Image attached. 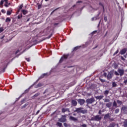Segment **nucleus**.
Wrapping results in <instances>:
<instances>
[{
    "mask_svg": "<svg viewBox=\"0 0 127 127\" xmlns=\"http://www.w3.org/2000/svg\"><path fill=\"white\" fill-rule=\"evenodd\" d=\"M124 74L125 70L122 68H118V71H115L114 72V74L116 75V76H120V77H122Z\"/></svg>",
    "mask_w": 127,
    "mask_h": 127,
    "instance_id": "1",
    "label": "nucleus"
},
{
    "mask_svg": "<svg viewBox=\"0 0 127 127\" xmlns=\"http://www.w3.org/2000/svg\"><path fill=\"white\" fill-rule=\"evenodd\" d=\"M102 120V117L100 115H96L91 118V121H95L96 122H100Z\"/></svg>",
    "mask_w": 127,
    "mask_h": 127,
    "instance_id": "2",
    "label": "nucleus"
},
{
    "mask_svg": "<svg viewBox=\"0 0 127 127\" xmlns=\"http://www.w3.org/2000/svg\"><path fill=\"white\" fill-rule=\"evenodd\" d=\"M4 2H5V4H4V6L5 7H8L9 4H10V3H8V0H1L0 1V5H2Z\"/></svg>",
    "mask_w": 127,
    "mask_h": 127,
    "instance_id": "3",
    "label": "nucleus"
},
{
    "mask_svg": "<svg viewBox=\"0 0 127 127\" xmlns=\"http://www.w3.org/2000/svg\"><path fill=\"white\" fill-rule=\"evenodd\" d=\"M45 76H47V73L42 74L39 77V78L33 83V86H34V85H36V84H37V83L38 82V81H39V80H40V79H43V78H44V77H45Z\"/></svg>",
    "mask_w": 127,
    "mask_h": 127,
    "instance_id": "4",
    "label": "nucleus"
},
{
    "mask_svg": "<svg viewBox=\"0 0 127 127\" xmlns=\"http://www.w3.org/2000/svg\"><path fill=\"white\" fill-rule=\"evenodd\" d=\"M66 115H63L62 118L59 119V122H60V123H65V122H67V119H66Z\"/></svg>",
    "mask_w": 127,
    "mask_h": 127,
    "instance_id": "5",
    "label": "nucleus"
},
{
    "mask_svg": "<svg viewBox=\"0 0 127 127\" xmlns=\"http://www.w3.org/2000/svg\"><path fill=\"white\" fill-rule=\"evenodd\" d=\"M69 57V54L67 55H64L63 57H62L61 59L60 60V63H62L64 59H67Z\"/></svg>",
    "mask_w": 127,
    "mask_h": 127,
    "instance_id": "6",
    "label": "nucleus"
},
{
    "mask_svg": "<svg viewBox=\"0 0 127 127\" xmlns=\"http://www.w3.org/2000/svg\"><path fill=\"white\" fill-rule=\"evenodd\" d=\"M94 102H95V98H94L87 99L86 100V103L87 104H92V103H94Z\"/></svg>",
    "mask_w": 127,
    "mask_h": 127,
    "instance_id": "7",
    "label": "nucleus"
},
{
    "mask_svg": "<svg viewBox=\"0 0 127 127\" xmlns=\"http://www.w3.org/2000/svg\"><path fill=\"white\" fill-rule=\"evenodd\" d=\"M127 52V48L123 49L119 53L121 55H124V54H126Z\"/></svg>",
    "mask_w": 127,
    "mask_h": 127,
    "instance_id": "8",
    "label": "nucleus"
},
{
    "mask_svg": "<svg viewBox=\"0 0 127 127\" xmlns=\"http://www.w3.org/2000/svg\"><path fill=\"white\" fill-rule=\"evenodd\" d=\"M69 120H70V121H72L73 122H75V123H77V121H78V119H77L73 116H70Z\"/></svg>",
    "mask_w": 127,
    "mask_h": 127,
    "instance_id": "9",
    "label": "nucleus"
},
{
    "mask_svg": "<svg viewBox=\"0 0 127 127\" xmlns=\"http://www.w3.org/2000/svg\"><path fill=\"white\" fill-rule=\"evenodd\" d=\"M122 111H123L124 114H127V107L126 106H123L122 108Z\"/></svg>",
    "mask_w": 127,
    "mask_h": 127,
    "instance_id": "10",
    "label": "nucleus"
},
{
    "mask_svg": "<svg viewBox=\"0 0 127 127\" xmlns=\"http://www.w3.org/2000/svg\"><path fill=\"white\" fill-rule=\"evenodd\" d=\"M62 113H65V112H68L70 113V109L69 108H63L62 109Z\"/></svg>",
    "mask_w": 127,
    "mask_h": 127,
    "instance_id": "11",
    "label": "nucleus"
},
{
    "mask_svg": "<svg viewBox=\"0 0 127 127\" xmlns=\"http://www.w3.org/2000/svg\"><path fill=\"white\" fill-rule=\"evenodd\" d=\"M110 118H111V116L110 115V114L108 113V114L105 115L104 119V120H108V119H109V120Z\"/></svg>",
    "mask_w": 127,
    "mask_h": 127,
    "instance_id": "12",
    "label": "nucleus"
},
{
    "mask_svg": "<svg viewBox=\"0 0 127 127\" xmlns=\"http://www.w3.org/2000/svg\"><path fill=\"white\" fill-rule=\"evenodd\" d=\"M113 77V74L111 73H109L107 75V79L110 80Z\"/></svg>",
    "mask_w": 127,
    "mask_h": 127,
    "instance_id": "13",
    "label": "nucleus"
},
{
    "mask_svg": "<svg viewBox=\"0 0 127 127\" xmlns=\"http://www.w3.org/2000/svg\"><path fill=\"white\" fill-rule=\"evenodd\" d=\"M71 104L72 106L75 107V106H77V101H76L75 100H71Z\"/></svg>",
    "mask_w": 127,
    "mask_h": 127,
    "instance_id": "14",
    "label": "nucleus"
},
{
    "mask_svg": "<svg viewBox=\"0 0 127 127\" xmlns=\"http://www.w3.org/2000/svg\"><path fill=\"white\" fill-rule=\"evenodd\" d=\"M80 113H81L82 114H87V110L84 109L82 110V108H80Z\"/></svg>",
    "mask_w": 127,
    "mask_h": 127,
    "instance_id": "15",
    "label": "nucleus"
},
{
    "mask_svg": "<svg viewBox=\"0 0 127 127\" xmlns=\"http://www.w3.org/2000/svg\"><path fill=\"white\" fill-rule=\"evenodd\" d=\"M95 98L97 100H102V99H103V98H104V96L103 95H100V96H96Z\"/></svg>",
    "mask_w": 127,
    "mask_h": 127,
    "instance_id": "16",
    "label": "nucleus"
},
{
    "mask_svg": "<svg viewBox=\"0 0 127 127\" xmlns=\"http://www.w3.org/2000/svg\"><path fill=\"white\" fill-rule=\"evenodd\" d=\"M109 93H110V91L109 90H105L104 92V95H105V97L108 96V95H109Z\"/></svg>",
    "mask_w": 127,
    "mask_h": 127,
    "instance_id": "17",
    "label": "nucleus"
},
{
    "mask_svg": "<svg viewBox=\"0 0 127 127\" xmlns=\"http://www.w3.org/2000/svg\"><path fill=\"white\" fill-rule=\"evenodd\" d=\"M107 108H111L112 107V102H109L106 104Z\"/></svg>",
    "mask_w": 127,
    "mask_h": 127,
    "instance_id": "18",
    "label": "nucleus"
},
{
    "mask_svg": "<svg viewBox=\"0 0 127 127\" xmlns=\"http://www.w3.org/2000/svg\"><path fill=\"white\" fill-rule=\"evenodd\" d=\"M86 103L85 100L80 99V105H84Z\"/></svg>",
    "mask_w": 127,
    "mask_h": 127,
    "instance_id": "19",
    "label": "nucleus"
},
{
    "mask_svg": "<svg viewBox=\"0 0 127 127\" xmlns=\"http://www.w3.org/2000/svg\"><path fill=\"white\" fill-rule=\"evenodd\" d=\"M118 84L115 82H112V88H116V87H117Z\"/></svg>",
    "mask_w": 127,
    "mask_h": 127,
    "instance_id": "20",
    "label": "nucleus"
},
{
    "mask_svg": "<svg viewBox=\"0 0 127 127\" xmlns=\"http://www.w3.org/2000/svg\"><path fill=\"white\" fill-rule=\"evenodd\" d=\"M116 124L115 123L113 122L110 124L109 127H116Z\"/></svg>",
    "mask_w": 127,
    "mask_h": 127,
    "instance_id": "21",
    "label": "nucleus"
},
{
    "mask_svg": "<svg viewBox=\"0 0 127 127\" xmlns=\"http://www.w3.org/2000/svg\"><path fill=\"white\" fill-rule=\"evenodd\" d=\"M56 126H58V127H63V125H62V123H61L60 122L57 123Z\"/></svg>",
    "mask_w": 127,
    "mask_h": 127,
    "instance_id": "22",
    "label": "nucleus"
},
{
    "mask_svg": "<svg viewBox=\"0 0 127 127\" xmlns=\"http://www.w3.org/2000/svg\"><path fill=\"white\" fill-rule=\"evenodd\" d=\"M113 106L115 107V108H118V107H119L118 106V104H117L116 101H114Z\"/></svg>",
    "mask_w": 127,
    "mask_h": 127,
    "instance_id": "23",
    "label": "nucleus"
},
{
    "mask_svg": "<svg viewBox=\"0 0 127 127\" xmlns=\"http://www.w3.org/2000/svg\"><path fill=\"white\" fill-rule=\"evenodd\" d=\"M78 49H80V46H76V47H74L73 48V51H77V50H78Z\"/></svg>",
    "mask_w": 127,
    "mask_h": 127,
    "instance_id": "24",
    "label": "nucleus"
},
{
    "mask_svg": "<svg viewBox=\"0 0 127 127\" xmlns=\"http://www.w3.org/2000/svg\"><path fill=\"white\" fill-rule=\"evenodd\" d=\"M117 104L119 105V106H121V105H123V102H122L121 100H117Z\"/></svg>",
    "mask_w": 127,
    "mask_h": 127,
    "instance_id": "25",
    "label": "nucleus"
},
{
    "mask_svg": "<svg viewBox=\"0 0 127 127\" xmlns=\"http://www.w3.org/2000/svg\"><path fill=\"white\" fill-rule=\"evenodd\" d=\"M11 19L9 17H7L5 19V22H10Z\"/></svg>",
    "mask_w": 127,
    "mask_h": 127,
    "instance_id": "26",
    "label": "nucleus"
},
{
    "mask_svg": "<svg viewBox=\"0 0 127 127\" xmlns=\"http://www.w3.org/2000/svg\"><path fill=\"white\" fill-rule=\"evenodd\" d=\"M99 4L103 7V11H105V6H104V4H103V3H102L101 2H99Z\"/></svg>",
    "mask_w": 127,
    "mask_h": 127,
    "instance_id": "27",
    "label": "nucleus"
},
{
    "mask_svg": "<svg viewBox=\"0 0 127 127\" xmlns=\"http://www.w3.org/2000/svg\"><path fill=\"white\" fill-rule=\"evenodd\" d=\"M39 95H40V93H36L33 96V98H35L36 97H38V96H39Z\"/></svg>",
    "mask_w": 127,
    "mask_h": 127,
    "instance_id": "28",
    "label": "nucleus"
},
{
    "mask_svg": "<svg viewBox=\"0 0 127 127\" xmlns=\"http://www.w3.org/2000/svg\"><path fill=\"white\" fill-rule=\"evenodd\" d=\"M123 124H124L123 125L124 127H127V121H124Z\"/></svg>",
    "mask_w": 127,
    "mask_h": 127,
    "instance_id": "29",
    "label": "nucleus"
},
{
    "mask_svg": "<svg viewBox=\"0 0 127 127\" xmlns=\"http://www.w3.org/2000/svg\"><path fill=\"white\" fill-rule=\"evenodd\" d=\"M27 106H28V103H26L23 106L21 107V109H24V108H26Z\"/></svg>",
    "mask_w": 127,
    "mask_h": 127,
    "instance_id": "30",
    "label": "nucleus"
},
{
    "mask_svg": "<svg viewBox=\"0 0 127 127\" xmlns=\"http://www.w3.org/2000/svg\"><path fill=\"white\" fill-rule=\"evenodd\" d=\"M43 85L41 83H39L36 88H39V87H42Z\"/></svg>",
    "mask_w": 127,
    "mask_h": 127,
    "instance_id": "31",
    "label": "nucleus"
},
{
    "mask_svg": "<svg viewBox=\"0 0 127 127\" xmlns=\"http://www.w3.org/2000/svg\"><path fill=\"white\" fill-rule=\"evenodd\" d=\"M18 11H19V10L20 9H21L22 8V7H23V4H21V5H20L19 6H18Z\"/></svg>",
    "mask_w": 127,
    "mask_h": 127,
    "instance_id": "32",
    "label": "nucleus"
},
{
    "mask_svg": "<svg viewBox=\"0 0 127 127\" xmlns=\"http://www.w3.org/2000/svg\"><path fill=\"white\" fill-rule=\"evenodd\" d=\"M119 112H120V109H119V108H117V109H116L115 110V114H118V113H119Z\"/></svg>",
    "mask_w": 127,
    "mask_h": 127,
    "instance_id": "33",
    "label": "nucleus"
},
{
    "mask_svg": "<svg viewBox=\"0 0 127 127\" xmlns=\"http://www.w3.org/2000/svg\"><path fill=\"white\" fill-rule=\"evenodd\" d=\"M11 11H12L7 10L6 13L7 15H10V14H11Z\"/></svg>",
    "mask_w": 127,
    "mask_h": 127,
    "instance_id": "34",
    "label": "nucleus"
},
{
    "mask_svg": "<svg viewBox=\"0 0 127 127\" xmlns=\"http://www.w3.org/2000/svg\"><path fill=\"white\" fill-rule=\"evenodd\" d=\"M30 89V88H29L27 89H26L24 92V94H27V93H28L29 92V89Z\"/></svg>",
    "mask_w": 127,
    "mask_h": 127,
    "instance_id": "35",
    "label": "nucleus"
},
{
    "mask_svg": "<svg viewBox=\"0 0 127 127\" xmlns=\"http://www.w3.org/2000/svg\"><path fill=\"white\" fill-rule=\"evenodd\" d=\"M119 53V50H117L114 54L113 56H115V55H117V54Z\"/></svg>",
    "mask_w": 127,
    "mask_h": 127,
    "instance_id": "36",
    "label": "nucleus"
},
{
    "mask_svg": "<svg viewBox=\"0 0 127 127\" xmlns=\"http://www.w3.org/2000/svg\"><path fill=\"white\" fill-rule=\"evenodd\" d=\"M23 14H26L27 13V11H26V10H22Z\"/></svg>",
    "mask_w": 127,
    "mask_h": 127,
    "instance_id": "37",
    "label": "nucleus"
},
{
    "mask_svg": "<svg viewBox=\"0 0 127 127\" xmlns=\"http://www.w3.org/2000/svg\"><path fill=\"white\" fill-rule=\"evenodd\" d=\"M96 33H97V30H95V31H93V32L91 33V35H94V34H96Z\"/></svg>",
    "mask_w": 127,
    "mask_h": 127,
    "instance_id": "38",
    "label": "nucleus"
},
{
    "mask_svg": "<svg viewBox=\"0 0 127 127\" xmlns=\"http://www.w3.org/2000/svg\"><path fill=\"white\" fill-rule=\"evenodd\" d=\"M104 102H105V103H109V102H110V99H105Z\"/></svg>",
    "mask_w": 127,
    "mask_h": 127,
    "instance_id": "39",
    "label": "nucleus"
},
{
    "mask_svg": "<svg viewBox=\"0 0 127 127\" xmlns=\"http://www.w3.org/2000/svg\"><path fill=\"white\" fill-rule=\"evenodd\" d=\"M109 120H110L111 122H114V121H115V119H114V118H111V117H110Z\"/></svg>",
    "mask_w": 127,
    "mask_h": 127,
    "instance_id": "40",
    "label": "nucleus"
},
{
    "mask_svg": "<svg viewBox=\"0 0 127 127\" xmlns=\"http://www.w3.org/2000/svg\"><path fill=\"white\" fill-rule=\"evenodd\" d=\"M118 64H115L114 65V69H118Z\"/></svg>",
    "mask_w": 127,
    "mask_h": 127,
    "instance_id": "41",
    "label": "nucleus"
},
{
    "mask_svg": "<svg viewBox=\"0 0 127 127\" xmlns=\"http://www.w3.org/2000/svg\"><path fill=\"white\" fill-rule=\"evenodd\" d=\"M80 127H87V125L82 124V125H80Z\"/></svg>",
    "mask_w": 127,
    "mask_h": 127,
    "instance_id": "42",
    "label": "nucleus"
},
{
    "mask_svg": "<svg viewBox=\"0 0 127 127\" xmlns=\"http://www.w3.org/2000/svg\"><path fill=\"white\" fill-rule=\"evenodd\" d=\"M74 112H76L77 113L80 112V108H77L76 110L74 111Z\"/></svg>",
    "mask_w": 127,
    "mask_h": 127,
    "instance_id": "43",
    "label": "nucleus"
},
{
    "mask_svg": "<svg viewBox=\"0 0 127 127\" xmlns=\"http://www.w3.org/2000/svg\"><path fill=\"white\" fill-rule=\"evenodd\" d=\"M52 35H53V32L50 35H49V36L48 37V38H50L52 37Z\"/></svg>",
    "mask_w": 127,
    "mask_h": 127,
    "instance_id": "44",
    "label": "nucleus"
},
{
    "mask_svg": "<svg viewBox=\"0 0 127 127\" xmlns=\"http://www.w3.org/2000/svg\"><path fill=\"white\" fill-rule=\"evenodd\" d=\"M24 102H25V99H24L22 100H21V104H24Z\"/></svg>",
    "mask_w": 127,
    "mask_h": 127,
    "instance_id": "45",
    "label": "nucleus"
},
{
    "mask_svg": "<svg viewBox=\"0 0 127 127\" xmlns=\"http://www.w3.org/2000/svg\"><path fill=\"white\" fill-rule=\"evenodd\" d=\"M3 30H4L3 28L2 27L0 28V32H2Z\"/></svg>",
    "mask_w": 127,
    "mask_h": 127,
    "instance_id": "46",
    "label": "nucleus"
},
{
    "mask_svg": "<svg viewBox=\"0 0 127 127\" xmlns=\"http://www.w3.org/2000/svg\"><path fill=\"white\" fill-rule=\"evenodd\" d=\"M1 12H2V13H5V10L4 9H2L1 10Z\"/></svg>",
    "mask_w": 127,
    "mask_h": 127,
    "instance_id": "47",
    "label": "nucleus"
},
{
    "mask_svg": "<svg viewBox=\"0 0 127 127\" xmlns=\"http://www.w3.org/2000/svg\"><path fill=\"white\" fill-rule=\"evenodd\" d=\"M121 59L122 60H123V61H126V59H124V57H123V56H122V57H121Z\"/></svg>",
    "mask_w": 127,
    "mask_h": 127,
    "instance_id": "48",
    "label": "nucleus"
},
{
    "mask_svg": "<svg viewBox=\"0 0 127 127\" xmlns=\"http://www.w3.org/2000/svg\"><path fill=\"white\" fill-rule=\"evenodd\" d=\"M64 126L65 127H67L68 125L67 124V123H64Z\"/></svg>",
    "mask_w": 127,
    "mask_h": 127,
    "instance_id": "49",
    "label": "nucleus"
},
{
    "mask_svg": "<svg viewBox=\"0 0 127 127\" xmlns=\"http://www.w3.org/2000/svg\"><path fill=\"white\" fill-rule=\"evenodd\" d=\"M41 8V4H39L38 6V9H40Z\"/></svg>",
    "mask_w": 127,
    "mask_h": 127,
    "instance_id": "50",
    "label": "nucleus"
},
{
    "mask_svg": "<svg viewBox=\"0 0 127 127\" xmlns=\"http://www.w3.org/2000/svg\"><path fill=\"white\" fill-rule=\"evenodd\" d=\"M100 81H101V82H102V83H104V82H105V80L102 79H100Z\"/></svg>",
    "mask_w": 127,
    "mask_h": 127,
    "instance_id": "51",
    "label": "nucleus"
},
{
    "mask_svg": "<svg viewBox=\"0 0 127 127\" xmlns=\"http://www.w3.org/2000/svg\"><path fill=\"white\" fill-rule=\"evenodd\" d=\"M124 84H125V85H127V79L125 80L124 81Z\"/></svg>",
    "mask_w": 127,
    "mask_h": 127,
    "instance_id": "52",
    "label": "nucleus"
},
{
    "mask_svg": "<svg viewBox=\"0 0 127 127\" xmlns=\"http://www.w3.org/2000/svg\"><path fill=\"white\" fill-rule=\"evenodd\" d=\"M58 24H59V23H55L54 24V26H56L58 25Z\"/></svg>",
    "mask_w": 127,
    "mask_h": 127,
    "instance_id": "53",
    "label": "nucleus"
},
{
    "mask_svg": "<svg viewBox=\"0 0 127 127\" xmlns=\"http://www.w3.org/2000/svg\"><path fill=\"white\" fill-rule=\"evenodd\" d=\"M25 59L28 62H29V61H30V59H29V58H26Z\"/></svg>",
    "mask_w": 127,
    "mask_h": 127,
    "instance_id": "54",
    "label": "nucleus"
},
{
    "mask_svg": "<svg viewBox=\"0 0 127 127\" xmlns=\"http://www.w3.org/2000/svg\"><path fill=\"white\" fill-rule=\"evenodd\" d=\"M5 69H6V66H5V67H4L3 68V72H5Z\"/></svg>",
    "mask_w": 127,
    "mask_h": 127,
    "instance_id": "55",
    "label": "nucleus"
},
{
    "mask_svg": "<svg viewBox=\"0 0 127 127\" xmlns=\"http://www.w3.org/2000/svg\"><path fill=\"white\" fill-rule=\"evenodd\" d=\"M107 35H108V31H107L105 33V34L104 35V37H106V36H107Z\"/></svg>",
    "mask_w": 127,
    "mask_h": 127,
    "instance_id": "56",
    "label": "nucleus"
},
{
    "mask_svg": "<svg viewBox=\"0 0 127 127\" xmlns=\"http://www.w3.org/2000/svg\"><path fill=\"white\" fill-rule=\"evenodd\" d=\"M40 112V110H38L36 113V115H38V114H39V112Z\"/></svg>",
    "mask_w": 127,
    "mask_h": 127,
    "instance_id": "57",
    "label": "nucleus"
},
{
    "mask_svg": "<svg viewBox=\"0 0 127 127\" xmlns=\"http://www.w3.org/2000/svg\"><path fill=\"white\" fill-rule=\"evenodd\" d=\"M18 52H19V50H17L16 52H15V54H17V53H18Z\"/></svg>",
    "mask_w": 127,
    "mask_h": 127,
    "instance_id": "58",
    "label": "nucleus"
},
{
    "mask_svg": "<svg viewBox=\"0 0 127 127\" xmlns=\"http://www.w3.org/2000/svg\"><path fill=\"white\" fill-rule=\"evenodd\" d=\"M104 77H107V73L105 72L104 73Z\"/></svg>",
    "mask_w": 127,
    "mask_h": 127,
    "instance_id": "59",
    "label": "nucleus"
},
{
    "mask_svg": "<svg viewBox=\"0 0 127 127\" xmlns=\"http://www.w3.org/2000/svg\"><path fill=\"white\" fill-rule=\"evenodd\" d=\"M104 20H105V21H107V17H104Z\"/></svg>",
    "mask_w": 127,
    "mask_h": 127,
    "instance_id": "60",
    "label": "nucleus"
},
{
    "mask_svg": "<svg viewBox=\"0 0 127 127\" xmlns=\"http://www.w3.org/2000/svg\"><path fill=\"white\" fill-rule=\"evenodd\" d=\"M98 114H99V115H101V114H102L101 110L99 111Z\"/></svg>",
    "mask_w": 127,
    "mask_h": 127,
    "instance_id": "61",
    "label": "nucleus"
},
{
    "mask_svg": "<svg viewBox=\"0 0 127 127\" xmlns=\"http://www.w3.org/2000/svg\"><path fill=\"white\" fill-rule=\"evenodd\" d=\"M76 5H74L73 6H72L71 7V8H74V7H75V6H76Z\"/></svg>",
    "mask_w": 127,
    "mask_h": 127,
    "instance_id": "62",
    "label": "nucleus"
},
{
    "mask_svg": "<svg viewBox=\"0 0 127 127\" xmlns=\"http://www.w3.org/2000/svg\"><path fill=\"white\" fill-rule=\"evenodd\" d=\"M98 47V45H97L95 47L93 48V49H96Z\"/></svg>",
    "mask_w": 127,
    "mask_h": 127,
    "instance_id": "63",
    "label": "nucleus"
},
{
    "mask_svg": "<svg viewBox=\"0 0 127 127\" xmlns=\"http://www.w3.org/2000/svg\"><path fill=\"white\" fill-rule=\"evenodd\" d=\"M8 64H9V62H8V63H7V64H6V67H7V66L8 65Z\"/></svg>",
    "mask_w": 127,
    "mask_h": 127,
    "instance_id": "64",
    "label": "nucleus"
}]
</instances>
